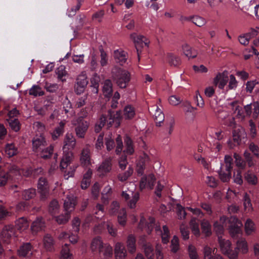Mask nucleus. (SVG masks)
<instances>
[{
	"label": "nucleus",
	"instance_id": "obj_1",
	"mask_svg": "<svg viewBox=\"0 0 259 259\" xmlns=\"http://www.w3.org/2000/svg\"><path fill=\"white\" fill-rule=\"evenodd\" d=\"M112 74L117 85L121 89L125 88L131 80L129 72L120 68H115L112 71Z\"/></svg>",
	"mask_w": 259,
	"mask_h": 259
},
{
	"label": "nucleus",
	"instance_id": "obj_2",
	"mask_svg": "<svg viewBox=\"0 0 259 259\" xmlns=\"http://www.w3.org/2000/svg\"><path fill=\"white\" fill-rule=\"evenodd\" d=\"M218 240L222 252L229 259H237V253L232 249L231 242L222 237H219Z\"/></svg>",
	"mask_w": 259,
	"mask_h": 259
},
{
	"label": "nucleus",
	"instance_id": "obj_3",
	"mask_svg": "<svg viewBox=\"0 0 259 259\" xmlns=\"http://www.w3.org/2000/svg\"><path fill=\"white\" fill-rule=\"evenodd\" d=\"M72 124L75 126L76 136L79 138H84L89 127V122L81 117H78L72 121Z\"/></svg>",
	"mask_w": 259,
	"mask_h": 259
},
{
	"label": "nucleus",
	"instance_id": "obj_4",
	"mask_svg": "<svg viewBox=\"0 0 259 259\" xmlns=\"http://www.w3.org/2000/svg\"><path fill=\"white\" fill-rule=\"evenodd\" d=\"M112 169V158L110 157L105 158L96 167L97 175L100 178H104L109 174Z\"/></svg>",
	"mask_w": 259,
	"mask_h": 259
},
{
	"label": "nucleus",
	"instance_id": "obj_5",
	"mask_svg": "<svg viewBox=\"0 0 259 259\" xmlns=\"http://www.w3.org/2000/svg\"><path fill=\"white\" fill-rule=\"evenodd\" d=\"M233 141L229 140L227 144L230 148L233 149L237 145H240L242 139L246 136V133L242 127H236L232 133Z\"/></svg>",
	"mask_w": 259,
	"mask_h": 259
},
{
	"label": "nucleus",
	"instance_id": "obj_6",
	"mask_svg": "<svg viewBox=\"0 0 259 259\" xmlns=\"http://www.w3.org/2000/svg\"><path fill=\"white\" fill-rule=\"evenodd\" d=\"M229 222V231L232 237H237L241 234L243 224L240 220L237 217L232 216L230 217Z\"/></svg>",
	"mask_w": 259,
	"mask_h": 259
},
{
	"label": "nucleus",
	"instance_id": "obj_7",
	"mask_svg": "<svg viewBox=\"0 0 259 259\" xmlns=\"http://www.w3.org/2000/svg\"><path fill=\"white\" fill-rule=\"evenodd\" d=\"M88 83V80L86 74L84 72H81L78 75L76 79V83L75 84V92L77 94H80L82 93L87 84Z\"/></svg>",
	"mask_w": 259,
	"mask_h": 259
},
{
	"label": "nucleus",
	"instance_id": "obj_8",
	"mask_svg": "<svg viewBox=\"0 0 259 259\" xmlns=\"http://www.w3.org/2000/svg\"><path fill=\"white\" fill-rule=\"evenodd\" d=\"M233 251L237 253V259L238 258L239 253L246 254L249 252V246L247 241L244 238L238 239L236 243Z\"/></svg>",
	"mask_w": 259,
	"mask_h": 259
},
{
	"label": "nucleus",
	"instance_id": "obj_9",
	"mask_svg": "<svg viewBox=\"0 0 259 259\" xmlns=\"http://www.w3.org/2000/svg\"><path fill=\"white\" fill-rule=\"evenodd\" d=\"M76 145V140L73 134L67 132L64 137L63 150L71 151L75 148Z\"/></svg>",
	"mask_w": 259,
	"mask_h": 259
},
{
	"label": "nucleus",
	"instance_id": "obj_10",
	"mask_svg": "<svg viewBox=\"0 0 259 259\" xmlns=\"http://www.w3.org/2000/svg\"><path fill=\"white\" fill-rule=\"evenodd\" d=\"M79 160L81 165L83 167H88L92 165L91 151L88 146H86L82 149Z\"/></svg>",
	"mask_w": 259,
	"mask_h": 259
},
{
	"label": "nucleus",
	"instance_id": "obj_11",
	"mask_svg": "<svg viewBox=\"0 0 259 259\" xmlns=\"http://www.w3.org/2000/svg\"><path fill=\"white\" fill-rule=\"evenodd\" d=\"M74 159V154L71 151H63V156L60 161V167L61 169H66Z\"/></svg>",
	"mask_w": 259,
	"mask_h": 259
},
{
	"label": "nucleus",
	"instance_id": "obj_12",
	"mask_svg": "<svg viewBox=\"0 0 259 259\" xmlns=\"http://www.w3.org/2000/svg\"><path fill=\"white\" fill-rule=\"evenodd\" d=\"M229 80L227 71H224L222 73H218L213 79V83L215 85L218 86L221 89H224Z\"/></svg>",
	"mask_w": 259,
	"mask_h": 259
},
{
	"label": "nucleus",
	"instance_id": "obj_13",
	"mask_svg": "<svg viewBox=\"0 0 259 259\" xmlns=\"http://www.w3.org/2000/svg\"><path fill=\"white\" fill-rule=\"evenodd\" d=\"M227 218L225 216L220 217L219 221H215L213 223V230L217 234L218 237H222L221 235L224 233V228L226 226V221Z\"/></svg>",
	"mask_w": 259,
	"mask_h": 259
},
{
	"label": "nucleus",
	"instance_id": "obj_14",
	"mask_svg": "<svg viewBox=\"0 0 259 259\" xmlns=\"http://www.w3.org/2000/svg\"><path fill=\"white\" fill-rule=\"evenodd\" d=\"M114 255L115 259H125L127 257V251L123 244L120 242L115 243L114 245Z\"/></svg>",
	"mask_w": 259,
	"mask_h": 259
},
{
	"label": "nucleus",
	"instance_id": "obj_15",
	"mask_svg": "<svg viewBox=\"0 0 259 259\" xmlns=\"http://www.w3.org/2000/svg\"><path fill=\"white\" fill-rule=\"evenodd\" d=\"M15 230L13 226H5L1 233V237L5 242H8L10 239L14 236Z\"/></svg>",
	"mask_w": 259,
	"mask_h": 259
},
{
	"label": "nucleus",
	"instance_id": "obj_16",
	"mask_svg": "<svg viewBox=\"0 0 259 259\" xmlns=\"http://www.w3.org/2000/svg\"><path fill=\"white\" fill-rule=\"evenodd\" d=\"M155 178L152 174L149 175L147 177H144L141 179L140 184L141 189L148 188L152 189L155 182Z\"/></svg>",
	"mask_w": 259,
	"mask_h": 259
},
{
	"label": "nucleus",
	"instance_id": "obj_17",
	"mask_svg": "<svg viewBox=\"0 0 259 259\" xmlns=\"http://www.w3.org/2000/svg\"><path fill=\"white\" fill-rule=\"evenodd\" d=\"M104 243L100 237L93 238L91 242L90 249L92 252L98 251L99 253L102 252Z\"/></svg>",
	"mask_w": 259,
	"mask_h": 259
},
{
	"label": "nucleus",
	"instance_id": "obj_18",
	"mask_svg": "<svg viewBox=\"0 0 259 259\" xmlns=\"http://www.w3.org/2000/svg\"><path fill=\"white\" fill-rule=\"evenodd\" d=\"M76 204V198L74 195H68L64 202V211L71 213L73 211Z\"/></svg>",
	"mask_w": 259,
	"mask_h": 259
},
{
	"label": "nucleus",
	"instance_id": "obj_19",
	"mask_svg": "<svg viewBox=\"0 0 259 259\" xmlns=\"http://www.w3.org/2000/svg\"><path fill=\"white\" fill-rule=\"evenodd\" d=\"M131 38L134 41L136 48L137 49L138 59H140L139 57V50L138 49L139 47H143V45H147V42L145 41L146 38L145 37L141 35H137V34L134 33L131 34L130 35Z\"/></svg>",
	"mask_w": 259,
	"mask_h": 259
},
{
	"label": "nucleus",
	"instance_id": "obj_20",
	"mask_svg": "<svg viewBox=\"0 0 259 259\" xmlns=\"http://www.w3.org/2000/svg\"><path fill=\"white\" fill-rule=\"evenodd\" d=\"M33 249L32 245L29 242L22 244L17 250V254L21 257H27L29 254H31Z\"/></svg>",
	"mask_w": 259,
	"mask_h": 259
},
{
	"label": "nucleus",
	"instance_id": "obj_21",
	"mask_svg": "<svg viewBox=\"0 0 259 259\" xmlns=\"http://www.w3.org/2000/svg\"><path fill=\"white\" fill-rule=\"evenodd\" d=\"M126 246L128 252L131 254H134L136 252V238L132 234H129L126 240Z\"/></svg>",
	"mask_w": 259,
	"mask_h": 259
},
{
	"label": "nucleus",
	"instance_id": "obj_22",
	"mask_svg": "<svg viewBox=\"0 0 259 259\" xmlns=\"http://www.w3.org/2000/svg\"><path fill=\"white\" fill-rule=\"evenodd\" d=\"M155 230L157 233H159L161 235L162 241L163 243L166 244L168 242L170 237V233L168 227L166 225L162 227V230H161L159 225H156Z\"/></svg>",
	"mask_w": 259,
	"mask_h": 259
},
{
	"label": "nucleus",
	"instance_id": "obj_23",
	"mask_svg": "<svg viewBox=\"0 0 259 259\" xmlns=\"http://www.w3.org/2000/svg\"><path fill=\"white\" fill-rule=\"evenodd\" d=\"M42 244L47 251H53L54 250L55 241L50 234L45 235L42 239Z\"/></svg>",
	"mask_w": 259,
	"mask_h": 259
},
{
	"label": "nucleus",
	"instance_id": "obj_24",
	"mask_svg": "<svg viewBox=\"0 0 259 259\" xmlns=\"http://www.w3.org/2000/svg\"><path fill=\"white\" fill-rule=\"evenodd\" d=\"M244 232L247 236L253 235L256 232L255 223L250 219H247L244 223Z\"/></svg>",
	"mask_w": 259,
	"mask_h": 259
},
{
	"label": "nucleus",
	"instance_id": "obj_25",
	"mask_svg": "<svg viewBox=\"0 0 259 259\" xmlns=\"http://www.w3.org/2000/svg\"><path fill=\"white\" fill-rule=\"evenodd\" d=\"M46 145L47 142L44 137L39 136L34 137L32 140V149L33 151L36 152Z\"/></svg>",
	"mask_w": 259,
	"mask_h": 259
},
{
	"label": "nucleus",
	"instance_id": "obj_26",
	"mask_svg": "<svg viewBox=\"0 0 259 259\" xmlns=\"http://www.w3.org/2000/svg\"><path fill=\"white\" fill-rule=\"evenodd\" d=\"M215 248H210L206 246L203 248V258L204 259H224L220 255H215Z\"/></svg>",
	"mask_w": 259,
	"mask_h": 259
},
{
	"label": "nucleus",
	"instance_id": "obj_27",
	"mask_svg": "<svg viewBox=\"0 0 259 259\" xmlns=\"http://www.w3.org/2000/svg\"><path fill=\"white\" fill-rule=\"evenodd\" d=\"M149 160L150 158L146 153H143L140 156L137 166V171L139 175H142L143 174L145 165L149 162Z\"/></svg>",
	"mask_w": 259,
	"mask_h": 259
},
{
	"label": "nucleus",
	"instance_id": "obj_28",
	"mask_svg": "<svg viewBox=\"0 0 259 259\" xmlns=\"http://www.w3.org/2000/svg\"><path fill=\"white\" fill-rule=\"evenodd\" d=\"M45 228V223L41 218H38L34 221L31 226V230L33 233L43 230Z\"/></svg>",
	"mask_w": 259,
	"mask_h": 259
},
{
	"label": "nucleus",
	"instance_id": "obj_29",
	"mask_svg": "<svg viewBox=\"0 0 259 259\" xmlns=\"http://www.w3.org/2000/svg\"><path fill=\"white\" fill-rule=\"evenodd\" d=\"M114 58L117 63L123 65L127 60V54L121 49L116 50L114 51Z\"/></svg>",
	"mask_w": 259,
	"mask_h": 259
},
{
	"label": "nucleus",
	"instance_id": "obj_30",
	"mask_svg": "<svg viewBox=\"0 0 259 259\" xmlns=\"http://www.w3.org/2000/svg\"><path fill=\"white\" fill-rule=\"evenodd\" d=\"M38 192L41 194H46L49 191V185L45 178L41 177L39 179L37 183Z\"/></svg>",
	"mask_w": 259,
	"mask_h": 259
},
{
	"label": "nucleus",
	"instance_id": "obj_31",
	"mask_svg": "<svg viewBox=\"0 0 259 259\" xmlns=\"http://www.w3.org/2000/svg\"><path fill=\"white\" fill-rule=\"evenodd\" d=\"M166 62L171 66H179L181 63L180 58L172 53H167L165 55Z\"/></svg>",
	"mask_w": 259,
	"mask_h": 259
},
{
	"label": "nucleus",
	"instance_id": "obj_32",
	"mask_svg": "<svg viewBox=\"0 0 259 259\" xmlns=\"http://www.w3.org/2000/svg\"><path fill=\"white\" fill-rule=\"evenodd\" d=\"M110 117L108 121V125L109 126L114 125L117 127L120 125V121L121 119V113L120 111H117L115 114L112 115L110 112Z\"/></svg>",
	"mask_w": 259,
	"mask_h": 259
},
{
	"label": "nucleus",
	"instance_id": "obj_33",
	"mask_svg": "<svg viewBox=\"0 0 259 259\" xmlns=\"http://www.w3.org/2000/svg\"><path fill=\"white\" fill-rule=\"evenodd\" d=\"M232 169H226V167L221 166L219 171L220 179L223 182L230 181L231 178V170Z\"/></svg>",
	"mask_w": 259,
	"mask_h": 259
},
{
	"label": "nucleus",
	"instance_id": "obj_34",
	"mask_svg": "<svg viewBox=\"0 0 259 259\" xmlns=\"http://www.w3.org/2000/svg\"><path fill=\"white\" fill-rule=\"evenodd\" d=\"M60 210V206L58 201L55 199L52 200L48 206V210L50 214L53 217L59 213Z\"/></svg>",
	"mask_w": 259,
	"mask_h": 259
},
{
	"label": "nucleus",
	"instance_id": "obj_35",
	"mask_svg": "<svg viewBox=\"0 0 259 259\" xmlns=\"http://www.w3.org/2000/svg\"><path fill=\"white\" fill-rule=\"evenodd\" d=\"M55 221L59 225H63L67 223L71 218V213L69 212L65 211L64 213L54 217Z\"/></svg>",
	"mask_w": 259,
	"mask_h": 259
},
{
	"label": "nucleus",
	"instance_id": "obj_36",
	"mask_svg": "<svg viewBox=\"0 0 259 259\" xmlns=\"http://www.w3.org/2000/svg\"><path fill=\"white\" fill-rule=\"evenodd\" d=\"M16 228L20 232H23L28 228L29 223L24 217H22L16 221Z\"/></svg>",
	"mask_w": 259,
	"mask_h": 259
},
{
	"label": "nucleus",
	"instance_id": "obj_37",
	"mask_svg": "<svg viewBox=\"0 0 259 259\" xmlns=\"http://www.w3.org/2000/svg\"><path fill=\"white\" fill-rule=\"evenodd\" d=\"M5 152L8 157H11L18 153V149L14 143H9L5 146Z\"/></svg>",
	"mask_w": 259,
	"mask_h": 259
},
{
	"label": "nucleus",
	"instance_id": "obj_38",
	"mask_svg": "<svg viewBox=\"0 0 259 259\" xmlns=\"http://www.w3.org/2000/svg\"><path fill=\"white\" fill-rule=\"evenodd\" d=\"M136 114L134 107L131 105L125 106L123 110V116L125 119L133 118Z\"/></svg>",
	"mask_w": 259,
	"mask_h": 259
},
{
	"label": "nucleus",
	"instance_id": "obj_39",
	"mask_svg": "<svg viewBox=\"0 0 259 259\" xmlns=\"http://www.w3.org/2000/svg\"><path fill=\"white\" fill-rule=\"evenodd\" d=\"M200 225L202 233L206 236H210L212 234V231L210 222L206 219H203L201 221Z\"/></svg>",
	"mask_w": 259,
	"mask_h": 259
},
{
	"label": "nucleus",
	"instance_id": "obj_40",
	"mask_svg": "<svg viewBox=\"0 0 259 259\" xmlns=\"http://www.w3.org/2000/svg\"><path fill=\"white\" fill-rule=\"evenodd\" d=\"M182 50L184 54L188 58H194L197 55L196 51L186 44L182 46Z\"/></svg>",
	"mask_w": 259,
	"mask_h": 259
},
{
	"label": "nucleus",
	"instance_id": "obj_41",
	"mask_svg": "<svg viewBox=\"0 0 259 259\" xmlns=\"http://www.w3.org/2000/svg\"><path fill=\"white\" fill-rule=\"evenodd\" d=\"M84 0H76L75 3L67 9V15L69 17L74 16L80 9Z\"/></svg>",
	"mask_w": 259,
	"mask_h": 259
},
{
	"label": "nucleus",
	"instance_id": "obj_42",
	"mask_svg": "<svg viewBox=\"0 0 259 259\" xmlns=\"http://www.w3.org/2000/svg\"><path fill=\"white\" fill-rule=\"evenodd\" d=\"M59 259H73V254L71 252L68 244H65L62 246Z\"/></svg>",
	"mask_w": 259,
	"mask_h": 259
},
{
	"label": "nucleus",
	"instance_id": "obj_43",
	"mask_svg": "<svg viewBox=\"0 0 259 259\" xmlns=\"http://www.w3.org/2000/svg\"><path fill=\"white\" fill-rule=\"evenodd\" d=\"M103 92L104 95L109 98L110 97L112 93V83L110 80L106 79L105 80L103 86Z\"/></svg>",
	"mask_w": 259,
	"mask_h": 259
},
{
	"label": "nucleus",
	"instance_id": "obj_44",
	"mask_svg": "<svg viewBox=\"0 0 259 259\" xmlns=\"http://www.w3.org/2000/svg\"><path fill=\"white\" fill-rule=\"evenodd\" d=\"M127 214L126 209L121 208L117 213V221L119 224L122 226H125L126 224Z\"/></svg>",
	"mask_w": 259,
	"mask_h": 259
},
{
	"label": "nucleus",
	"instance_id": "obj_45",
	"mask_svg": "<svg viewBox=\"0 0 259 259\" xmlns=\"http://www.w3.org/2000/svg\"><path fill=\"white\" fill-rule=\"evenodd\" d=\"M194 158L199 163L203 166V167L209 170L211 168V163L209 161L207 160L205 158L201 156L199 154H195Z\"/></svg>",
	"mask_w": 259,
	"mask_h": 259
},
{
	"label": "nucleus",
	"instance_id": "obj_46",
	"mask_svg": "<svg viewBox=\"0 0 259 259\" xmlns=\"http://www.w3.org/2000/svg\"><path fill=\"white\" fill-rule=\"evenodd\" d=\"M184 19L188 21L191 20L195 25L198 27H202L206 23L205 19L199 16L185 18Z\"/></svg>",
	"mask_w": 259,
	"mask_h": 259
},
{
	"label": "nucleus",
	"instance_id": "obj_47",
	"mask_svg": "<svg viewBox=\"0 0 259 259\" xmlns=\"http://www.w3.org/2000/svg\"><path fill=\"white\" fill-rule=\"evenodd\" d=\"M124 199L127 206L131 208H134L136 207L139 197V195H124Z\"/></svg>",
	"mask_w": 259,
	"mask_h": 259
},
{
	"label": "nucleus",
	"instance_id": "obj_48",
	"mask_svg": "<svg viewBox=\"0 0 259 259\" xmlns=\"http://www.w3.org/2000/svg\"><path fill=\"white\" fill-rule=\"evenodd\" d=\"M154 117L156 125L160 126L164 120V115L161 109L158 107H156Z\"/></svg>",
	"mask_w": 259,
	"mask_h": 259
},
{
	"label": "nucleus",
	"instance_id": "obj_49",
	"mask_svg": "<svg viewBox=\"0 0 259 259\" xmlns=\"http://www.w3.org/2000/svg\"><path fill=\"white\" fill-rule=\"evenodd\" d=\"M125 149L123 150L124 153L127 154H133L134 152V148L133 143L131 139L128 137H126L124 139Z\"/></svg>",
	"mask_w": 259,
	"mask_h": 259
},
{
	"label": "nucleus",
	"instance_id": "obj_50",
	"mask_svg": "<svg viewBox=\"0 0 259 259\" xmlns=\"http://www.w3.org/2000/svg\"><path fill=\"white\" fill-rule=\"evenodd\" d=\"M144 254L148 259H154V252L152 246L150 243H146L143 245Z\"/></svg>",
	"mask_w": 259,
	"mask_h": 259
},
{
	"label": "nucleus",
	"instance_id": "obj_51",
	"mask_svg": "<svg viewBox=\"0 0 259 259\" xmlns=\"http://www.w3.org/2000/svg\"><path fill=\"white\" fill-rule=\"evenodd\" d=\"M190 226L192 233L197 237L200 235V231L199 227V224L196 221V218H192L190 222Z\"/></svg>",
	"mask_w": 259,
	"mask_h": 259
},
{
	"label": "nucleus",
	"instance_id": "obj_52",
	"mask_svg": "<svg viewBox=\"0 0 259 259\" xmlns=\"http://www.w3.org/2000/svg\"><path fill=\"white\" fill-rule=\"evenodd\" d=\"M101 253L103 254L105 258L111 257L113 254L112 247L108 243L104 244Z\"/></svg>",
	"mask_w": 259,
	"mask_h": 259
},
{
	"label": "nucleus",
	"instance_id": "obj_53",
	"mask_svg": "<svg viewBox=\"0 0 259 259\" xmlns=\"http://www.w3.org/2000/svg\"><path fill=\"white\" fill-rule=\"evenodd\" d=\"M56 73L58 79H60L62 81L66 80L65 77L67 75V72L65 70V67L64 65H60L56 69Z\"/></svg>",
	"mask_w": 259,
	"mask_h": 259
},
{
	"label": "nucleus",
	"instance_id": "obj_54",
	"mask_svg": "<svg viewBox=\"0 0 259 259\" xmlns=\"http://www.w3.org/2000/svg\"><path fill=\"white\" fill-rule=\"evenodd\" d=\"M175 205L178 218L180 220L184 219L187 214L185 208L179 203H176Z\"/></svg>",
	"mask_w": 259,
	"mask_h": 259
},
{
	"label": "nucleus",
	"instance_id": "obj_55",
	"mask_svg": "<svg viewBox=\"0 0 259 259\" xmlns=\"http://www.w3.org/2000/svg\"><path fill=\"white\" fill-rule=\"evenodd\" d=\"M9 126L12 130L15 132H18L20 129V123L17 119H7Z\"/></svg>",
	"mask_w": 259,
	"mask_h": 259
},
{
	"label": "nucleus",
	"instance_id": "obj_56",
	"mask_svg": "<svg viewBox=\"0 0 259 259\" xmlns=\"http://www.w3.org/2000/svg\"><path fill=\"white\" fill-rule=\"evenodd\" d=\"M29 93L30 95L36 97L37 96H40L44 95V91L41 88L37 85H34L29 90Z\"/></svg>",
	"mask_w": 259,
	"mask_h": 259
},
{
	"label": "nucleus",
	"instance_id": "obj_57",
	"mask_svg": "<svg viewBox=\"0 0 259 259\" xmlns=\"http://www.w3.org/2000/svg\"><path fill=\"white\" fill-rule=\"evenodd\" d=\"M234 158H235V163L236 166L240 169H244L246 166V162L242 159L241 157L235 153L234 154Z\"/></svg>",
	"mask_w": 259,
	"mask_h": 259
},
{
	"label": "nucleus",
	"instance_id": "obj_58",
	"mask_svg": "<svg viewBox=\"0 0 259 259\" xmlns=\"http://www.w3.org/2000/svg\"><path fill=\"white\" fill-rule=\"evenodd\" d=\"M54 151V146L51 145L48 147L44 149L41 152V157L44 159H48L51 157Z\"/></svg>",
	"mask_w": 259,
	"mask_h": 259
},
{
	"label": "nucleus",
	"instance_id": "obj_59",
	"mask_svg": "<svg viewBox=\"0 0 259 259\" xmlns=\"http://www.w3.org/2000/svg\"><path fill=\"white\" fill-rule=\"evenodd\" d=\"M175 124V120L174 117H170L166 121V130L169 135H171Z\"/></svg>",
	"mask_w": 259,
	"mask_h": 259
},
{
	"label": "nucleus",
	"instance_id": "obj_60",
	"mask_svg": "<svg viewBox=\"0 0 259 259\" xmlns=\"http://www.w3.org/2000/svg\"><path fill=\"white\" fill-rule=\"evenodd\" d=\"M188 253L190 259H199L196 248L194 246L190 245L188 246Z\"/></svg>",
	"mask_w": 259,
	"mask_h": 259
},
{
	"label": "nucleus",
	"instance_id": "obj_61",
	"mask_svg": "<svg viewBox=\"0 0 259 259\" xmlns=\"http://www.w3.org/2000/svg\"><path fill=\"white\" fill-rule=\"evenodd\" d=\"M106 122V117L104 115H102L99 120L96 124L95 126V131L96 133H99L101 130L102 128L105 125Z\"/></svg>",
	"mask_w": 259,
	"mask_h": 259
},
{
	"label": "nucleus",
	"instance_id": "obj_62",
	"mask_svg": "<svg viewBox=\"0 0 259 259\" xmlns=\"http://www.w3.org/2000/svg\"><path fill=\"white\" fill-rule=\"evenodd\" d=\"M133 172V168L129 167L128 168V169L126 171H125L124 173L119 174L118 175V178L120 181H121V182L125 181L132 175Z\"/></svg>",
	"mask_w": 259,
	"mask_h": 259
},
{
	"label": "nucleus",
	"instance_id": "obj_63",
	"mask_svg": "<svg viewBox=\"0 0 259 259\" xmlns=\"http://www.w3.org/2000/svg\"><path fill=\"white\" fill-rule=\"evenodd\" d=\"M63 111L68 116V114H71L72 113V105L70 102L67 99L65 100L63 102Z\"/></svg>",
	"mask_w": 259,
	"mask_h": 259
},
{
	"label": "nucleus",
	"instance_id": "obj_64",
	"mask_svg": "<svg viewBox=\"0 0 259 259\" xmlns=\"http://www.w3.org/2000/svg\"><path fill=\"white\" fill-rule=\"evenodd\" d=\"M179 249V239L177 236H174L171 241V250L175 253Z\"/></svg>",
	"mask_w": 259,
	"mask_h": 259
}]
</instances>
